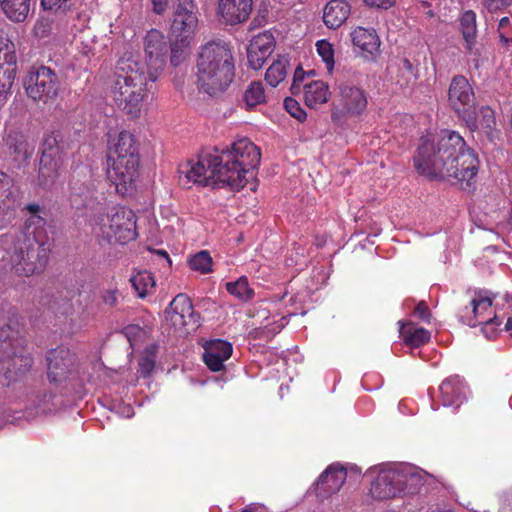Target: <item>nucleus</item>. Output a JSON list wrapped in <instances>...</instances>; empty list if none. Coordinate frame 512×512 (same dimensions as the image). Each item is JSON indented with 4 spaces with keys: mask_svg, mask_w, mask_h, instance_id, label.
I'll list each match as a JSON object with an SVG mask.
<instances>
[{
    "mask_svg": "<svg viewBox=\"0 0 512 512\" xmlns=\"http://www.w3.org/2000/svg\"><path fill=\"white\" fill-rule=\"evenodd\" d=\"M500 41L503 45L509 46L512 45V38L507 37L505 32H498Z\"/></svg>",
    "mask_w": 512,
    "mask_h": 512,
    "instance_id": "nucleus-57",
    "label": "nucleus"
},
{
    "mask_svg": "<svg viewBox=\"0 0 512 512\" xmlns=\"http://www.w3.org/2000/svg\"><path fill=\"white\" fill-rule=\"evenodd\" d=\"M415 313L423 321H425V322H429L430 321L431 314H430V311L428 309V306L426 305V303L424 301H421V302L418 303V305L416 306V309H415Z\"/></svg>",
    "mask_w": 512,
    "mask_h": 512,
    "instance_id": "nucleus-52",
    "label": "nucleus"
},
{
    "mask_svg": "<svg viewBox=\"0 0 512 512\" xmlns=\"http://www.w3.org/2000/svg\"><path fill=\"white\" fill-rule=\"evenodd\" d=\"M31 0H0L3 14L13 23H23L29 16Z\"/></svg>",
    "mask_w": 512,
    "mask_h": 512,
    "instance_id": "nucleus-31",
    "label": "nucleus"
},
{
    "mask_svg": "<svg viewBox=\"0 0 512 512\" xmlns=\"http://www.w3.org/2000/svg\"><path fill=\"white\" fill-rule=\"evenodd\" d=\"M347 477L346 469L339 463L329 465L318 477L314 491L318 498L326 499L337 493Z\"/></svg>",
    "mask_w": 512,
    "mask_h": 512,
    "instance_id": "nucleus-18",
    "label": "nucleus"
},
{
    "mask_svg": "<svg viewBox=\"0 0 512 512\" xmlns=\"http://www.w3.org/2000/svg\"><path fill=\"white\" fill-rule=\"evenodd\" d=\"M226 290L242 302L249 301L254 296V291L249 287L245 276L240 277L236 281L227 282Z\"/></svg>",
    "mask_w": 512,
    "mask_h": 512,
    "instance_id": "nucleus-40",
    "label": "nucleus"
},
{
    "mask_svg": "<svg viewBox=\"0 0 512 512\" xmlns=\"http://www.w3.org/2000/svg\"><path fill=\"white\" fill-rule=\"evenodd\" d=\"M505 330L510 331L512 330V316L509 315L507 322L505 324Z\"/></svg>",
    "mask_w": 512,
    "mask_h": 512,
    "instance_id": "nucleus-60",
    "label": "nucleus"
},
{
    "mask_svg": "<svg viewBox=\"0 0 512 512\" xmlns=\"http://www.w3.org/2000/svg\"><path fill=\"white\" fill-rule=\"evenodd\" d=\"M153 12L157 15H163L169 5V0H151Z\"/></svg>",
    "mask_w": 512,
    "mask_h": 512,
    "instance_id": "nucleus-53",
    "label": "nucleus"
},
{
    "mask_svg": "<svg viewBox=\"0 0 512 512\" xmlns=\"http://www.w3.org/2000/svg\"><path fill=\"white\" fill-rule=\"evenodd\" d=\"M509 308H510L509 314H510V316H512V306H510Z\"/></svg>",
    "mask_w": 512,
    "mask_h": 512,
    "instance_id": "nucleus-64",
    "label": "nucleus"
},
{
    "mask_svg": "<svg viewBox=\"0 0 512 512\" xmlns=\"http://www.w3.org/2000/svg\"><path fill=\"white\" fill-rule=\"evenodd\" d=\"M364 2L370 7L388 9L394 5L395 0H364Z\"/></svg>",
    "mask_w": 512,
    "mask_h": 512,
    "instance_id": "nucleus-54",
    "label": "nucleus"
},
{
    "mask_svg": "<svg viewBox=\"0 0 512 512\" xmlns=\"http://www.w3.org/2000/svg\"><path fill=\"white\" fill-rule=\"evenodd\" d=\"M504 301L507 303L512 302V293H506L504 295Z\"/></svg>",
    "mask_w": 512,
    "mask_h": 512,
    "instance_id": "nucleus-61",
    "label": "nucleus"
},
{
    "mask_svg": "<svg viewBox=\"0 0 512 512\" xmlns=\"http://www.w3.org/2000/svg\"><path fill=\"white\" fill-rule=\"evenodd\" d=\"M41 156H64L65 151L62 145V135L60 132L51 131L44 134L41 143Z\"/></svg>",
    "mask_w": 512,
    "mask_h": 512,
    "instance_id": "nucleus-35",
    "label": "nucleus"
},
{
    "mask_svg": "<svg viewBox=\"0 0 512 512\" xmlns=\"http://www.w3.org/2000/svg\"><path fill=\"white\" fill-rule=\"evenodd\" d=\"M21 344V340L11 336L10 327L0 329V363L5 364Z\"/></svg>",
    "mask_w": 512,
    "mask_h": 512,
    "instance_id": "nucleus-37",
    "label": "nucleus"
},
{
    "mask_svg": "<svg viewBox=\"0 0 512 512\" xmlns=\"http://www.w3.org/2000/svg\"><path fill=\"white\" fill-rule=\"evenodd\" d=\"M367 104V95L362 88L350 82H341L338 85V104L332 109L331 119L342 126L346 123V116H361Z\"/></svg>",
    "mask_w": 512,
    "mask_h": 512,
    "instance_id": "nucleus-11",
    "label": "nucleus"
},
{
    "mask_svg": "<svg viewBox=\"0 0 512 512\" xmlns=\"http://www.w3.org/2000/svg\"><path fill=\"white\" fill-rule=\"evenodd\" d=\"M492 305V297L479 293L471 301L472 315H462V321L471 327H475L477 325H484L485 328L488 326H500L503 319L496 314L491 316Z\"/></svg>",
    "mask_w": 512,
    "mask_h": 512,
    "instance_id": "nucleus-17",
    "label": "nucleus"
},
{
    "mask_svg": "<svg viewBox=\"0 0 512 512\" xmlns=\"http://www.w3.org/2000/svg\"><path fill=\"white\" fill-rule=\"evenodd\" d=\"M232 345L221 339H215L204 347L203 360L207 367L214 372L224 368V362L232 355Z\"/></svg>",
    "mask_w": 512,
    "mask_h": 512,
    "instance_id": "nucleus-21",
    "label": "nucleus"
},
{
    "mask_svg": "<svg viewBox=\"0 0 512 512\" xmlns=\"http://www.w3.org/2000/svg\"><path fill=\"white\" fill-rule=\"evenodd\" d=\"M448 105L465 123H472L471 110L476 106L473 88L466 77L456 75L448 89Z\"/></svg>",
    "mask_w": 512,
    "mask_h": 512,
    "instance_id": "nucleus-13",
    "label": "nucleus"
},
{
    "mask_svg": "<svg viewBox=\"0 0 512 512\" xmlns=\"http://www.w3.org/2000/svg\"><path fill=\"white\" fill-rule=\"evenodd\" d=\"M234 59L224 42H208L200 47L196 60V84L211 97L222 94L234 78Z\"/></svg>",
    "mask_w": 512,
    "mask_h": 512,
    "instance_id": "nucleus-3",
    "label": "nucleus"
},
{
    "mask_svg": "<svg viewBox=\"0 0 512 512\" xmlns=\"http://www.w3.org/2000/svg\"><path fill=\"white\" fill-rule=\"evenodd\" d=\"M189 266L192 270L208 273L211 271L212 258L207 251H200L190 258Z\"/></svg>",
    "mask_w": 512,
    "mask_h": 512,
    "instance_id": "nucleus-43",
    "label": "nucleus"
},
{
    "mask_svg": "<svg viewBox=\"0 0 512 512\" xmlns=\"http://www.w3.org/2000/svg\"><path fill=\"white\" fill-rule=\"evenodd\" d=\"M165 321L175 330H181L190 324H197V315L188 296L178 294L174 297L165 310Z\"/></svg>",
    "mask_w": 512,
    "mask_h": 512,
    "instance_id": "nucleus-15",
    "label": "nucleus"
},
{
    "mask_svg": "<svg viewBox=\"0 0 512 512\" xmlns=\"http://www.w3.org/2000/svg\"><path fill=\"white\" fill-rule=\"evenodd\" d=\"M174 4V9H195V1L194 0H172Z\"/></svg>",
    "mask_w": 512,
    "mask_h": 512,
    "instance_id": "nucleus-55",
    "label": "nucleus"
},
{
    "mask_svg": "<svg viewBox=\"0 0 512 512\" xmlns=\"http://www.w3.org/2000/svg\"><path fill=\"white\" fill-rule=\"evenodd\" d=\"M288 61L285 58L274 61L267 69L265 80L271 87H276L287 75Z\"/></svg>",
    "mask_w": 512,
    "mask_h": 512,
    "instance_id": "nucleus-41",
    "label": "nucleus"
},
{
    "mask_svg": "<svg viewBox=\"0 0 512 512\" xmlns=\"http://www.w3.org/2000/svg\"><path fill=\"white\" fill-rule=\"evenodd\" d=\"M472 123H465L470 131H483L486 135L491 136L496 128V119L494 111L487 106L481 107L478 111L476 106L471 110Z\"/></svg>",
    "mask_w": 512,
    "mask_h": 512,
    "instance_id": "nucleus-29",
    "label": "nucleus"
},
{
    "mask_svg": "<svg viewBox=\"0 0 512 512\" xmlns=\"http://www.w3.org/2000/svg\"><path fill=\"white\" fill-rule=\"evenodd\" d=\"M130 282L140 298L151 294L155 288L154 277L148 271H140L133 275Z\"/></svg>",
    "mask_w": 512,
    "mask_h": 512,
    "instance_id": "nucleus-38",
    "label": "nucleus"
},
{
    "mask_svg": "<svg viewBox=\"0 0 512 512\" xmlns=\"http://www.w3.org/2000/svg\"><path fill=\"white\" fill-rule=\"evenodd\" d=\"M69 0H41V5L45 10H58L67 7Z\"/></svg>",
    "mask_w": 512,
    "mask_h": 512,
    "instance_id": "nucleus-51",
    "label": "nucleus"
},
{
    "mask_svg": "<svg viewBox=\"0 0 512 512\" xmlns=\"http://www.w3.org/2000/svg\"><path fill=\"white\" fill-rule=\"evenodd\" d=\"M154 366H155L154 359L151 356L146 355V356L141 357V359L139 360V370L138 371L142 376L147 377L153 371Z\"/></svg>",
    "mask_w": 512,
    "mask_h": 512,
    "instance_id": "nucleus-49",
    "label": "nucleus"
},
{
    "mask_svg": "<svg viewBox=\"0 0 512 512\" xmlns=\"http://www.w3.org/2000/svg\"><path fill=\"white\" fill-rule=\"evenodd\" d=\"M429 473L411 465H397L379 471L371 483L373 498L384 500L400 495H414L420 492Z\"/></svg>",
    "mask_w": 512,
    "mask_h": 512,
    "instance_id": "nucleus-6",
    "label": "nucleus"
},
{
    "mask_svg": "<svg viewBox=\"0 0 512 512\" xmlns=\"http://www.w3.org/2000/svg\"><path fill=\"white\" fill-rule=\"evenodd\" d=\"M510 25L509 17H503L499 21L498 32H505V28Z\"/></svg>",
    "mask_w": 512,
    "mask_h": 512,
    "instance_id": "nucleus-56",
    "label": "nucleus"
},
{
    "mask_svg": "<svg viewBox=\"0 0 512 512\" xmlns=\"http://www.w3.org/2000/svg\"><path fill=\"white\" fill-rule=\"evenodd\" d=\"M195 9H174L170 36L192 40L198 24Z\"/></svg>",
    "mask_w": 512,
    "mask_h": 512,
    "instance_id": "nucleus-22",
    "label": "nucleus"
},
{
    "mask_svg": "<svg viewBox=\"0 0 512 512\" xmlns=\"http://www.w3.org/2000/svg\"><path fill=\"white\" fill-rule=\"evenodd\" d=\"M417 80V73L408 59H403L398 68L397 75L395 77L396 84L401 88H409L415 84Z\"/></svg>",
    "mask_w": 512,
    "mask_h": 512,
    "instance_id": "nucleus-39",
    "label": "nucleus"
},
{
    "mask_svg": "<svg viewBox=\"0 0 512 512\" xmlns=\"http://www.w3.org/2000/svg\"><path fill=\"white\" fill-rule=\"evenodd\" d=\"M252 0H219L218 14L226 24L245 22L252 11Z\"/></svg>",
    "mask_w": 512,
    "mask_h": 512,
    "instance_id": "nucleus-20",
    "label": "nucleus"
},
{
    "mask_svg": "<svg viewBox=\"0 0 512 512\" xmlns=\"http://www.w3.org/2000/svg\"><path fill=\"white\" fill-rule=\"evenodd\" d=\"M439 391L442 405L457 409L466 401L468 388L459 376H451L441 383Z\"/></svg>",
    "mask_w": 512,
    "mask_h": 512,
    "instance_id": "nucleus-19",
    "label": "nucleus"
},
{
    "mask_svg": "<svg viewBox=\"0 0 512 512\" xmlns=\"http://www.w3.org/2000/svg\"><path fill=\"white\" fill-rule=\"evenodd\" d=\"M98 226L102 236L109 242L125 244L137 237L135 214L131 210L121 209L112 215H100L97 222L90 224Z\"/></svg>",
    "mask_w": 512,
    "mask_h": 512,
    "instance_id": "nucleus-10",
    "label": "nucleus"
},
{
    "mask_svg": "<svg viewBox=\"0 0 512 512\" xmlns=\"http://www.w3.org/2000/svg\"><path fill=\"white\" fill-rule=\"evenodd\" d=\"M11 269L19 276L40 274L49 260V249L35 238L24 237L9 255Z\"/></svg>",
    "mask_w": 512,
    "mask_h": 512,
    "instance_id": "nucleus-8",
    "label": "nucleus"
},
{
    "mask_svg": "<svg viewBox=\"0 0 512 512\" xmlns=\"http://www.w3.org/2000/svg\"><path fill=\"white\" fill-rule=\"evenodd\" d=\"M284 106L287 112L294 118L302 121L306 118L305 111L301 108L300 104L293 98H286Z\"/></svg>",
    "mask_w": 512,
    "mask_h": 512,
    "instance_id": "nucleus-46",
    "label": "nucleus"
},
{
    "mask_svg": "<svg viewBox=\"0 0 512 512\" xmlns=\"http://www.w3.org/2000/svg\"><path fill=\"white\" fill-rule=\"evenodd\" d=\"M148 82L150 80L144 65L132 58H123L118 62L111 95L119 109L131 119L140 117Z\"/></svg>",
    "mask_w": 512,
    "mask_h": 512,
    "instance_id": "nucleus-4",
    "label": "nucleus"
},
{
    "mask_svg": "<svg viewBox=\"0 0 512 512\" xmlns=\"http://www.w3.org/2000/svg\"><path fill=\"white\" fill-rule=\"evenodd\" d=\"M16 195L13 190V181L5 173L0 171V211L14 209Z\"/></svg>",
    "mask_w": 512,
    "mask_h": 512,
    "instance_id": "nucleus-36",
    "label": "nucleus"
},
{
    "mask_svg": "<svg viewBox=\"0 0 512 512\" xmlns=\"http://www.w3.org/2000/svg\"><path fill=\"white\" fill-rule=\"evenodd\" d=\"M47 377L50 383L60 384L66 381L72 372L75 358L70 350L57 348L48 352Z\"/></svg>",
    "mask_w": 512,
    "mask_h": 512,
    "instance_id": "nucleus-16",
    "label": "nucleus"
},
{
    "mask_svg": "<svg viewBox=\"0 0 512 512\" xmlns=\"http://www.w3.org/2000/svg\"><path fill=\"white\" fill-rule=\"evenodd\" d=\"M17 70L15 44L0 36V105L6 100L14 83Z\"/></svg>",
    "mask_w": 512,
    "mask_h": 512,
    "instance_id": "nucleus-14",
    "label": "nucleus"
},
{
    "mask_svg": "<svg viewBox=\"0 0 512 512\" xmlns=\"http://www.w3.org/2000/svg\"><path fill=\"white\" fill-rule=\"evenodd\" d=\"M64 156H41L39 164L38 178L43 186L52 185L60 176L64 168Z\"/></svg>",
    "mask_w": 512,
    "mask_h": 512,
    "instance_id": "nucleus-27",
    "label": "nucleus"
},
{
    "mask_svg": "<svg viewBox=\"0 0 512 512\" xmlns=\"http://www.w3.org/2000/svg\"><path fill=\"white\" fill-rule=\"evenodd\" d=\"M400 336L405 344L411 347H419L430 341V332L424 328L416 327L414 324L401 325Z\"/></svg>",
    "mask_w": 512,
    "mask_h": 512,
    "instance_id": "nucleus-32",
    "label": "nucleus"
},
{
    "mask_svg": "<svg viewBox=\"0 0 512 512\" xmlns=\"http://www.w3.org/2000/svg\"><path fill=\"white\" fill-rule=\"evenodd\" d=\"M101 181L96 179L88 166L76 169L69 183V202L78 217L93 224L106 211V198L99 190Z\"/></svg>",
    "mask_w": 512,
    "mask_h": 512,
    "instance_id": "nucleus-5",
    "label": "nucleus"
},
{
    "mask_svg": "<svg viewBox=\"0 0 512 512\" xmlns=\"http://www.w3.org/2000/svg\"><path fill=\"white\" fill-rule=\"evenodd\" d=\"M4 367L8 372L14 374H23L27 372L33 365V359L30 353L22 346L5 362Z\"/></svg>",
    "mask_w": 512,
    "mask_h": 512,
    "instance_id": "nucleus-33",
    "label": "nucleus"
},
{
    "mask_svg": "<svg viewBox=\"0 0 512 512\" xmlns=\"http://www.w3.org/2000/svg\"><path fill=\"white\" fill-rule=\"evenodd\" d=\"M26 94L35 102H54L60 91L61 81L54 70L47 66H33L23 82Z\"/></svg>",
    "mask_w": 512,
    "mask_h": 512,
    "instance_id": "nucleus-9",
    "label": "nucleus"
},
{
    "mask_svg": "<svg viewBox=\"0 0 512 512\" xmlns=\"http://www.w3.org/2000/svg\"><path fill=\"white\" fill-rule=\"evenodd\" d=\"M431 512H452V511H449V510H447V511L432 510Z\"/></svg>",
    "mask_w": 512,
    "mask_h": 512,
    "instance_id": "nucleus-63",
    "label": "nucleus"
},
{
    "mask_svg": "<svg viewBox=\"0 0 512 512\" xmlns=\"http://www.w3.org/2000/svg\"><path fill=\"white\" fill-rule=\"evenodd\" d=\"M413 162L419 174L433 179L453 178L462 188L470 187L480 166L477 153L467 147L458 132L450 130L438 137H422Z\"/></svg>",
    "mask_w": 512,
    "mask_h": 512,
    "instance_id": "nucleus-1",
    "label": "nucleus"
},
{
    "mask_svg": "<svg viewBox=\"0 0 512 512\" xmlns=\"http://www.w3.org/2000/svg\"><path fill=\"white\" fill-rule=\"evenodd\" d=\"M303 99L307 106L314 108L329 100V86L322 80H312L303 85Z\"/></svg>",
    "mask_w": 512,
    "mask_h": 512,
    "instance_id": "nucleus-28",
    "label": "nucleus"
},
{
    "mask_svg": "<svg viewBox=\"0 0 512 512\" xmlns=\"http://www.w3.org/2000/svg\"><path fill=\"white\" fill-rule=\"evenodd\" d=\"M304 71L301 67H298L293 76V83L291 85V93L293 95H299L302 91L301 82L304 80Z\"/></svg>",
    "mask_w": 512,
    "mask_h": 512,
    "instance_id": "nucleus-50",
    "label": "nucleus"
},
{
    "mask_svg": "<svg viewBox=\"0 0 512 512\" xmlns=\"http://www.w3.org/2000/svg\"><path fill=\"white\" fill-rule=\"evenodd\" d=\"M483 4L489 12L494 13L512 6V0H483Z\"/></svg>",
    "mask_w": 512,
    "mask_h": 512,
    "instance_id": "nucleus-47",
    "label": "nucleus"
},
{
    "mask_svg": "<svg viewBox=\"0 0 512 512\" xmlns=\"http://www.w3.org/2000/svg\"><path fill=\"white\" fill-rule=\"evenodd\" d=\"M191 41L190 39L170 36V63L172 66L178 67L188 59Z\"/></svg>",
    "mask_w": 512,
    "mask_h": 512,
    "instance_id": "nucleus-34",
    "label": "nucleus"
},
{
    "mask_svg": "<svg viewBox=\"0 0 512 512\" xmlns=\"http://www.w3.org/2000/svg\"><path fill=\"white\" fill-rule=\"evenodd\" d=\"M244 99L249 107H254L265 102L266 95L261 81H253L245 91Z\"/></svg>",
    "mask_w": 512,
    "mask_h": 512,
    "instance_id": "nucleus-42",
    "label": "nucleus"
},
{
    "mask_svg": "<svg viewBox=\"0 0 512 512\" xmlns=\"http://www.w3.org/2000/svg\"><path fill=\"white\" fill-rule=\"evenodd\" d=\"M316 48L319 56L326 64L327 69L331 71L334 67V50L332 44L326 40H319L316 43Z\"/></svg>",
    "mask_w": 512,
    "mask_h": 512,
    "instance_id": "nucleus-44",
    "label": "nucleus"
},
{
    "mask_svg": "<svg viewBox=\"0 0 512 512\" xmlns=\"http://www.w3.org/2000/svg\"><path fill=\"white\" fill-rule=\"evenodd\" d=\"M241 512H255V510L253 508H251V507H248V508L244 509Z\"/></svg>",
    "mask_w": 512,
    "mask_h": 512,
    "instance_id": "nucleus-62",
    "label": "nucleus"
},
{
    "mask_svg": "<svg viewBox=\"0 0 512 512\" xmlns=\"http://www.w3.org/2000/svg\"><path fill=\"white\" fill-rule=\"evenodd\" d=\"M3 142L16 159L25 160L30 157L31 149L23 132L15 129L9 130L5 133Z\"/></svg>",
    "mask_w": 512,
    "mask_h": 512,
    "instance_id": "nucleus-30",
    "label": "nucleus"
},
{
    "mask_svg": "<svg viewBox=\"0 0 512 512\" xmlns=\"http://www.w3.org/2000/svg\"><path fill=\"white\" fill-rule=\"evenodd\" d=\"M273 51V37L263 33L255 36L247 48V58L251 68L260 69Z\"/></svg>",
    "mask_w": 512,
    "mask_h": 512,
    "instance_id": "nucleus-23",
    "label": "nucleus"
},
{
    "mask_svg": "<svg viewBox=\"0 0 512 512\" xmlns=\"http://www.w3.org/2000/svg\"><path fill=\"white\" fill-rule=\"evenodd\" d=\"M352 42L366 58L374 57L380 48V40L375 30L357 27L351 33Z\"/></svg>",
    "mask_w": 512,
    "mask_h": 512,
    "instance_id": "nucleus-25",
    "label": "nucleus"
},
{
    "mask_svg": "<svg viewBox=\"0 0 512 512\" xmlns=\"http://www.w3.org/2000/svg\"><path fill=\"white\" fill-rule=\"evenodd\" d=\"M120 293L117 289H106L101 292V298L104 304L114 307L117 305Z\"/></svg>",
    "mask_w": 512,
    "mask_h": 512,
    "instance_id": "nucleus-48",
    "label": "nucleus"
},
{
    "mask_svg": "<svg viewBox=\"0 0 512 512\" xmlns=\"http://www.w3.org/2000/svg\"><path fill=\"white\" fill-rule=\"evenodd\" d=\"M351 6L346 0H330L323 13V21L329 29L339 28L349 17Z\"/></svg>",
    "mask_w": 512,
    "mask_h": 512,
    "instance_id": "nucleus-26",
    "label": "nucleus"
},
{
    "mask_svg": "<svg viewBox=\"0 0 512 512\" xmlns=\"http://www.w3.org/2000/svg\"><path fill=\"white\" fill-rule=\"evenodd\" d=\"M144 53L146 74L150 82H155L166 66L168 59V45L162 32L151 29L144 37Z\"/></svg>",
    "mask_w": 512,
    "mask_h": 512,
    "instance_id": "nucleus-12",
    "label": "nucleus"
},
{
    "mask_svg": "<svg viewBox=\"0 0 512 512\" xmlns=\"http://www.w3.org/2000/svg\"><path fill=\"white\" fill-rule=\"evenodd\" d=\"M26 209H27L29 212H31V213H33V214H36V213H38V212H39L40 207H39V205H37V204H29V205H27Z\"/></svg>",
    "mask_w": 512,
    "mask_h": 512,
    "instance_id": "nucleus-59",
    "label": "nucleus"
},
{
    "mask_svg": "<svg viewBox=\"0 0 512 512\" xmlns=\"http://www.w3.org/2000/svg\"><path fill=\"white\" fill-rule=\"evenodd\" d=\"M107 176L118 191L127 189L138 175L139 153L134 135L128 131L118 134L109 145L107 154Z\"/></svg>",
    "mask_w": 512,
    "mask_h": 512,
    "instance_id": "nucleus-7",
    "label": "nucleus"
},
{
    "mask_svg": "<svg viewBox=\"0 0 512 512\" xmlns=\"http://www.w3.org/2000/svg\"><path fill=\"white\" fill-rule=\"evenodd\" d=\"M260 149L249 139L232 143L229 149L214 150L202 155L196 162L180 168L188 182L200 185L229 186L239 191L247 183L246 175L260 164Z\"/></svg>",
    "mask_w": 512,
    "mask_h": 512,
    "instance_id": "nucleus-2",
    "label": "nucleus"
},
{
    "mask_svg": "<svg viewBox=\"0 0 512 512\" xmlns=\"http://www.w3.org/2000/svg\"><path fill=\"white\" fill-rule=\"evenodd\" d=\"M122 333L130 342L132 347L137 345L145 335V331L136 324L127 325L123 328Z\"/></svg>",
    "mask_w": 512,
    "mask_h": 512,
    "instance_id": "nucleus-45",
    "label": "nucleus"
},
{
    "mask_svg": "<svg viewBox=\"0 0 512 512\" xmlns=\"http://www.w3.org/2000/svg\"><path fill=\"white\" fill-rule=\"evenodd\" d=\"M156 253H157V255L162 257L169 265L171 264L169 255L165 250H157Z\"/></svg>",
    "mask_w": 512,
    "mask_h": 512,
    "instance_id": "nucleus-58",
    "label": "nucleus"
},
{
    "mask_svg": "<svg viewBox=\"0 0 512 512\" xmlns=\"http://www.w3.org/2000/svg\"><path fill=\"white\" fill-rule=\"evenodd\" d=\"M460 29L463 35V39L465 41V49L467 54L473 57V61L475 65L478 66L479 57L481 55V50L476 45V34H477V25H476V14L472 10L465 11L460 18Z\"/></svg>",
    "mask_w": 512,
    "mask_h": 512,
    "instance_id": "nucleus-24",
    "label": "nucleus"
}]
</instances>
